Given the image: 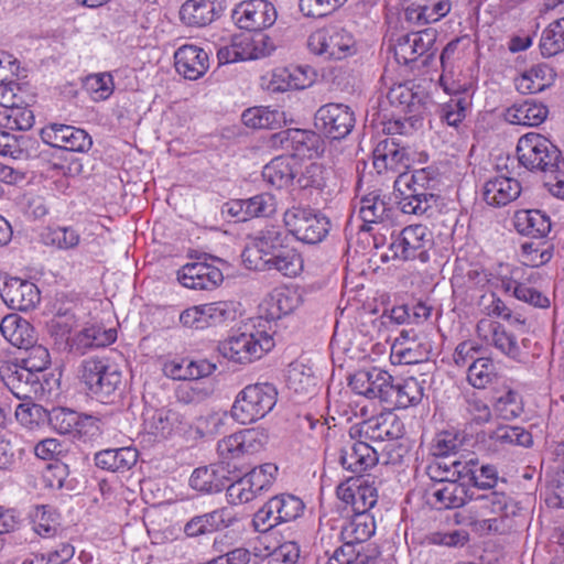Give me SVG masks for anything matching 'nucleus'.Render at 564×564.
<instances>
[{"label": "nucleus", "instance_id": "f704fd0d", "mask_svg": "<svg viewBox=\"0 0 564 564\" xmlns=\"http://www.w3.org/2000/svg\"><path fill=\"white\" fill-rule=\"evenodd\" d=\"M253 270H275L288 278H295L303 270L302 256L293 248L285 247L279 252L264 258L263 261H253Z\"/></svg>", "mask_w": 564, "mask_h": 564}, {"label": "nucleus", "instance_id": "8fccbe9b", "mask_svg": "<svg viewBox=\"0 0 564 564\" xmlns=\"http://www.w3.org/2000/svg\"><path fill=\"white\" fill-rule=\"evenodd\" d=\"M462 408L463 416L468 425H484L491 420L490 406L476 392L464 394Z\"/></svg>", "mask_w": 564, "mask_h": 564}, {"label": "nucleus", "instance_id": "c03bdc74", "mask_svg": "<svg viewBox=\"0 0 564 564\" xmlns=\"http://www.w3.org/2000/svg\"><path fill=\"white\" fill-rule=\"evenodd\" d=\"M391 207L377 192H371L360 199L359 215L364 221L360 229L370 231L371 224L382 223L390 218Z\"/></svg>", "mask_w": 564, "mask_h": 564}, {"label": "nucleus", "instance_id": "58836bf2", "mask_svg": "<svg viewBox=\"0 0 564 564\" xmlns=\"http://www.w3.org/2000/svg\"><path fill=\"white\" fill-rule=\"evenodd\" d=\"M549 115L547 107L534 99H527L514 104L506 110L505 118L511 124L538 127L545 121Z\"/></svg>", "mask_w": 564, "mask_h": 564}, {"label": "nucleus", "instance_id": "49530a36", "mask_svg": "<svg viewBox=\"0 0 564 564\" xmlns=\"http://www.w3.org/2000/svg\"><path fill=\"white\" fill-rule=\"evenodd\" d=\"M431 345L421 340H400L391 347L393 364L413 365L429 359Z\"/></svg>", "mask_w": 564, "mask_h": 564}, {"label": "nucleus", "instance_id": "680f3d73", "mask_svg": "<svg viewBox=\"0 0 564 564\" xmlns=\"http://www.w3.org/2000/svg\"><path fill=\"white\" fill-rule=\"evenodd\" d=\"M276 471L278 467L275 465L263 464L245 475L256 497L272 486Z\"/></svg>", "mask_w": 564, "mask_h": 564}, {"label": "nucleus", "instance_id": "79ce46f5", "mask_svg": "<svg viewBox=\"0 0 564 564\" xmlns=\"http://www.w3.org/2000/svg\"><path fill=\"white\" fill-rule=\"evenodd\" d=\"M376 531L373 518L367 512H356L340 529L341 542L359 547L369 540Z\"/></svg>", "mask_w": 564, "mask_h": 564}, {"label": "nucleus", "instance_id": "6e6d98bb", "mask_svg": "<svg viewBox=\"0 0 564 564\" xmlns=\"http://www.w3.org/2000/svg\"><path fill=\"white\" fill-rule=\"evenodd\" d=\"M470 104L468 97L451 98L449 101L443 104L440 108L441 120L451 127L457 128L466 118Z\"/></svg>", "mask_w": 564, "mask_h": 564}, {"label": "nucleus", "instance_id": "5fc2aeb1", "mask_svg": "<svg viewBox=\"0 0 564 564\" xmlns=\"http://www.w3.org/2000/svg\"><path fill=\"white\" fill-rule=\"evenodd\" d=\"M489 438L501 445L523 447H529L533 443L532 434L522 426H499L489 434Z\"/></svg>", "mask_w": 564, "mask_h": 564}, {"label": "nucleus", "instance_id": "e433bc0d", "mask_svg": "<svg viewBox=\"0 0 564 564\" xmlns=\"http://www.w3.org/2000/svg\"><path fill=\"white\" fill-rule=\"evenodd\" d=\"M520 193L521 185L517 180L496 176L485 183L482 196L488 205L500 207L518 198Z\"/></svg>", "mask_w": 564, "mask_h": 564}, {"label": "nucleus", "instance_id": "c756f323", "mask_svg": "<svg viewBox=\"0 0 564 564\" xmlns=\"http://www.w3.org/2000/svg\"><path fill=\"white\" fill-rule=\"evenodd\" d=\"M302 304V295L294 288L274 289L263 304V324L280 319L282 316L293 313Z\"/></svg>", "mask_w": 564, "mask_h": 564}, {"label": "nucleus", "instance_id": "338daca9", "mask_svg": "<svg viewBox=\"0 0 564 564\" xmlns=\"http://www.w3.org/2000/svg\"><path fill=\"white\" fill-rule=\"evenodd\" d=\"M15 419L21 425L33 430L47 419V410L35 403H20L15 409Z\"/></svg>", "mask_w": 564, "mask_h": 564}, {"label": "nucleus", "instance_id": "a211bd4d", "mask_svg": "<svg viewBox=\"0 0 564 564\" xmlns=\"http://www.w3.org/2000/svg\"><path fill=\"white\" fill-rule=\"evenodd\" d=\"M0 379L19 400H31L41 386L39 375L24 365L6 360L0 361Z\"/></svg>", "mask_w": 564, "mask_h": 564}, {"label": "nucleus", "instance_id": "2eb2a0df", "mask_svg": "<svg viewBox=\"0 0 564 564\" xmlns=\"http://www.w3.org/2000/svg\"><path fill=\"white\" fill-rule=\"evenodd\" d=\"M273 144H279L286 151H292L290 156H319L325 151V142L321 133L312 130L286 129L272 137Z\"/></svg>", "mask_w": 564, "mask_h": 564}, {"label": "nucleus", "instance_id": "774afa93", "mask_svg": "<svg viewBox=\"0 0 564 564\" xmlns=\"http://www.w3.org/2000/svg\"><path fill=\"white\" fill-rule=\"evenodd\" d=\"M241 120L252 129H271L276 121V112L264 107H252L242 112Z\"/></svg>", "mask_w": 564, "mask_h": 564}, {"label": "nucleus", "instance_id": "f257e3e1", "mask_svg": "<svg viewBox=\"0 0 564 564\" xmlns=\"http://www.w3.org/2000/svg\"><path fill=\"white\" fill-rule=\"evenodd\" d=\"M465 523L479 533L506 534L517 527L522 516L519 502L503 492L491 491L468 499Z\"/></svg>", "mask_w": 564, "mask_h": 564}, {"label": "nucleus", "instance_id": "6e6552de", "mask_svg": "<svg viewBox=\"0 0 564 564\" xmlns=\"http://www.w3.org/2000/svg\"><path fill=\"white\" fill-rule=\"evenodd\" d=\"M305 509L301 498L291 494H281L270 498L253 516L252 523L257 532H267L282 523L299 519Z\"/></svg>", "mask_w": 564, "mask_h": 564}, {"label": "nucleus", "instance_id": "9d476101", "mask_svg": "<svg viewBox=\"0 0 564 564\" xmlns=\"http://www.w3.org/2000/svg\"><path fill=\"white\" fill-rule=\"evenodd\" d=\"M355 123L352 109L344 104L323 105L314 116L316 130L332 141L345 139L352 131Z\"/></svg>", "mask_w": 564, "mask_h": 564}, {"label": "nucleus", "instance_id": "4be33fe9", "mask_svg": "<svg viewBox=\"0 0 564 564\" xmlns=\"http://www.w3.org/2000/svg\"><path fill=\"white\" fill-rule=\"evenodd\" d=\"M392 376L380 368L360 369L349 379V387L368 399H379L387 404Z\"/></svg>", "mask_w": 564, "mask_h": 564}, {"label": "nucleus", "instance_id": "9b49d317", "mask_svg": "<svg viewBox=\"0 0 564 564\" xmlns=\"http://www.w3.org/2000/svg\"><path fill=\"white\" fill-rule=\"evenodd\" d=\"M394 187L400 192L399 207L404 214L430 216L436 207L438 196L421 185H415L406 173L398 175Z\"/></svg>", "mask_w": 564, "mask_h": 564}, {"label": "nucleus", "instance_id": "1a4fd4ad", "mask_svg": "<svg viewBox=\"0 0 564 564\" xmlns=\"http://www.w3.org/2000/svg\"><path fill=\"white\" fill-rule=\"evenodd\" d=\"M433 247L431 230L424 225H410L404 227L390 243V251L394 259L402 261L429 260V250Z\"/></svg>", "mask_w": 564, "mask_h": 564}, {"label": "nucleus", "instance_id": "c9c22d12", "mask_svg": "<svg viewBox=\"0 0 564 564\" xmlns=\"http://www.w3.org/2000/svg\"><path fill=\"white\" fill-rule=\"evenodd\" d=\"M139 453L131 446L101 449L95 454V465L111 473H126L138 462Z\"/></svg>", "mask_w": 564, "mask_h": 564}, {"label": "nucleus", "instance_id": "7ed1b4c3", "mask_svg": "<svg viewBox=\"0 0 564 564\" xmlns=\"http://www.w3.org/2000/svg\"><path fill=\"white\" fill-rule=\"evenodd\" d=\"M271 325L265 327L263 316L258 318V324L252 330L234 334L220 344L219 350L224 357L239 364H249L260 359L274 347Z\"/></svg>", "mask_w": 564, "mask_h": 564}, {"label": "nucleus", "instance_id": "0e129e2a", "mask_svg": "<svg viewBox=\"0 0 564 564\" xmlns=\"http://www.w3.org/2000/svg\"><path fill=\"white\" fill-rule=\"evenodd\" d=\"M202 305L207 327L235 318V310L231 302L219 301Z\"/></svg>", "mask_w": 564, "mask_h": 564}, {"label": "nucleus", "instance_id": "f03ea898", "mask_svg": "<svg viewBox=\"0 0 564 564\" xmlns=\"http://www.w3.org/2000/svg\"><path fill=\"white\" fill-rule=\"evenodd\" d=\"M465 523L479 533L506 534L517 527L522 516L519 502L503 492L491 491L468 499Z\"/></svg>", "mask_w": 564, "mask_h": 564}, {"label": "nucleus", "instance_id": "de8ad7c7", "mask_svg": "<svg viewBox=\"0 0 564 564\" xmlns=\"http://www.w3.org/2000/svg\"><path fill=\"white\" fill-rule=\"evenodd\" d=\"M499 379L500 376L490 358H477L468 366L467 380L476 389H486Z\"/></svg>", "mask_w": 564, "mask_h": 564}, {"label": "nucleus", "instance_id": "c85d7f7f", "mask_svg": "<svg viewBox=\"0 0 564 564\" xmlns=\"http://www.w3.org/2000/svg\"><path fill=\"white\" fill-rule=\"evenodd\" d=\"M229 481H231V471L224 463L198 467L189 477V486L194 490L206 494L224 490Z\"/></svg>", "mask_w": 564, "mask_h": 564}, {"label": "nucleus", "instance_id": "b1692460", "mask_svg": "<svg viewBox=\"0 0 564 564\" xmlns=\"http://www.w3.org/2000/svg\"><path fill=\"white\" fill-rule=\"evenodd\" d=\"M426 495L430 503L438 510L460 508L467 505L468 499L471 498L469 488L458 479L431 484Z\"/></svg>", "mask_w": 564, "mask_h": 564}, {"label": "nucleus", "instance_id": "e2e57ef3", "mask_svg": "<svg viewBox=\"0 0 564 564\" xmlns=\"http://www.w3.org/2000/svg\"><path fill=\"white\" fill-rule=\"evenodd\" d=\"M200 516L204 535L229 528L235 518L228 508L215 509Z\"/></svg>", "mask_w": 564, "mask_h": 564}, {"label": "nucleus", "instance_id": "69168bd1", "mask_svg": "<svg viewBox=\"0 0 564 564\" xmlns=\"http://www.w3.org/2000/svg\"><path fill=\"white\" fill-rule=\"evenodd\" d=\"M328 171L319 163H311L304 167L296 180L301 188L322 189L326 185Z\"/></svg>", "mask_w": 564, "mask_h": 564}, {"label": "nucleus", "instance_id": "6ab92c4d", "mask_svg": "<svg viewBox=\"0 0 564 564\" xmlns=\"http://www.w3.org/2000/svg\"><path fill=\"white\" fill-rule=\"evenodd\" d=\"M0 296L12 310L29 311L41 300L39 288L28 280L3 275L0 278Z\"/></svg>", "mask_w": 564, "mask_h": 564}, {"label": "nucleus", "instance_id": "4d7b16f0", "mask_svg": "<svg viewBox=\"0 0 564 564\" xmlns=\"http://www.w3.org/2000/svg\"><path fill=\"white\" fill-rule=\"evenodd\" d=\"M552 256V248L546 242H524L521 245L522 262L528 267H541L547 263Z\"/></svg>", "mask_w": 564, "mask_h": 564}, {"label": "nucleus", "instance_id": "f8f14e48", "mask_svg": "<svg viewBox=\"0 0 564 564\" xmlns=\"http://www.w3.org/2000/svg\"><path fill=\"white\" fill-rule=\"evenodd\" d=\"M276 9L268 0H245L232 10L231 18L236 25L249 32H260L274 24Z\"/></svg>", "mask_w": 564, "mask_h": 564}, {"label": "nucleus", "instance_id": "0eeeda50", "mask_svg": "<svg viewBox=\"0 0 564 564\" xmlns=\"http://www.w3.org/2000/svg\"><path fill=\"white\" fill-rule=\"evenodd\" d=\"M286 231L308 245L323 241L330 229L329 219L308 206L293 205L283 213Z\"/></svg>", "mask_w": 564, "mask_h": 564}, {"label": "nucleus", "instance_id": "13d9d810", "mask_svg": "<svg viewBox=\"0 0 564 564\" xmlns=\"http://www.w3.org/2000/svg\"><path fill=\"white\" fill-rule=\"evenodd\" d=\"M469 533L464 529L434 531L425 536V542L427 544L446 547H463L469 542Z\"/></svg>", "mask_w": 564, "mask_h": 564}, {"label": "nucleus", "instance_id": "3c124183", "mask_svg": "<svg viewBox=\"0 0 564 564\" xmlns=\"http://www.w3.org/2000/svg\"><path fill=\"white\" fill-rule=\"evenodd\" d=\"M33 530L43 538L56 534L59 527V516L56 509L48 505L35 506L31 514Z\"/></svg>", "mask_w": 564, "mask_h": 564}, {"label": "nucleus", "instance_id": "a878e982", "mask_svg": "<svg viewBox=\"0 0 564 564\" xmlns=\"http://www.w3.org/2000/svg\"><path fill=\"white\" fill-rule=\"evenodd\" d=\"M50 426L59 434L82 435L89 429H98L99 420L91 415L79 414L67 408H53L47 411Z\"/></svg>", "mask_w": 564, "mask_h": 564}, {"label": "nucleus", "instance_id": "2f4dec72", "mask_svg": "<svg viewBox=\"0 0 564 564\" xmlns=\"http://www.w3.org/2000/svg\"><path fill=\"white\" fill-rule=\"evenodd\" d=\"M144 432L153 436L167 437L183 423V416L169 408H145L142 412Z\"/></svg>", "mask_w": 564, "mask_h": 564}, {"label": "nucleus", "instance_id": "bf43d9fd", "mask_svg": "<svg viewBox=\"0 0 564 564\" xmlns=\"http://www.w3.org/2000/svg\"><path fill=\"white\" fill-rule=\"evenodd\" d=\"M389 102L401 111L411 112L420 104V97L408 84H398L387 94Z\"/></svg>", "mask_w": 564, "mask_h": 564}, {"label": "nucleus", "instance_id": "cd10ccee", "mask_svg": "<svg viewBox=\"0 0 564 564\" xmlns=\"http://www.w3.org/2000/svg\"><path fill=\"white\" fill-rule=\"evenodd\" d=\"M387 405L391 408L408 409L419 404L425 391V380L415 377L399 378L392 377Z\"/></svg>", "mask_w": 564, "mask_h": 564}, {"label": "nucleus", "instance_id": "a18cd8bd", "mask_svg": "<svg viewBox=\"0 0 564 564\" xmlns=\"http://www.w3.org/2000/svg\"><path fill=\"white\" fill-rule=\"evenodd\" d=\"M458 478H467L478 489H492L498 481V471L494 465H479L477 458H470L462 465Z\"/></svg>", "mask_w": 564, "mask_h": 564}, {"label": "nucleus", "instance_id": "5701e85b", "mask_svg": "<svg viewBox=\"0 0 564 564\" xmlns=\"http://www.w3.org/2000/svg\"><path fill=\"white\" fill-rule=\"evenodd\" d=\"M41 135L45 143L66 151L87 152L93 145L91 137L85 130L67 124L52 123Z\"/></svg>", "mask_w": 564, "mask_h": 564}, {"label": "nucleus", "instance_id": "7c9ffc66", "mask_svg": "<svg viewBox=\"0 0 564 564\" xmlns=\"http://www.w3.org/2000/svg\"><path fill=\"white\" fill-rule=\"evenodd\" d=\"M177 73L189 80L200 78L209 68V56L200 47L186 44L174 54Z\"/></svg>", "mask_w": 564, "mask_h": 564}, {"label": "nucleus", "instance_id": "423d86ee", "mask_svg": "<svg viewBox=\"0 0 564 564\" xmlns=\"http://www.w3.org/2000/svg\"><path fill=\"white\" fill-rule=\"evenodd\" d=\"M276 400L278 391L272 383L249 384L238 393L231 415L240 424H250L264 417Z\"/></svg>", "mask_w": 564, "mask_h": 564}, {"label": "nucleus", "instance_id": "dca6fc26", "mask_svg": "<svg viewBox=\"0 0 564 564\" xmlns=\"http://www.w3.org/2000/svg\"><path fill=\"white\" fill-rule=\"evenodd\" d=\"M349 431L348 438L340 443L338 462L346 470L360 475L379 462L377 449L366 441H357Z\"/></svg>", "mask_w": 564, "mask_h": 564}, {"label": "nucleus", "instance_id": "aec40b11", "mask_svg": "<svg viewBox=\"0 0 564 564\" xmlns=\"http://www.w3.org/2000/svg\"><path fill=\"white\" fill-rule=\"evenodd\" d=\"M477 336L503 356L520 360L522 351L517 337L498 322L481 318L476 325Z\"/></svg>", "mask_w": 564, "mask_h": 564}, {"label": "nucleus", "instance_id": "473e14b6", "mask_svg": "<svg viewBox=\"0 0 564 564\" xmlns=\"http://www.w3.org/2000/svg\"><path fill=\"white\" fill-rule=\"evenodd\" d=\"M516 231L522 236L542 239L552 228L550 216L540 209H520L512 217Z\"/></svg>", "mask_w": 564, "mask_h": 564}, {"label": "nucleus", "instance_id": "ea45409f", "mask_svg": "<svg viewBox=\"0 0 564 564\" xmlns=\"http://www.w3.org/2000/svg\"><path fill=\"white\" fill-rule=\"evenodd\" d=\"M297 161L290 155H280L271 160L262 170L263 180L276 188L293 184L297 173Z\"/></svg>", "mask_w": 564, "mask_h": 564}, {"label": "nucleus", "instance_id": "37998d69", "mask_svg": "<svg viewBox=\"0 0 564 564\" xmlns=\"http://www.w3.org/2000/svg\"><path fill=\"white\" fill-rule=\"evenodd\" d=\"M116 339V329H105L101 326L91 325L85 327L72 338L70 349L79 354H85L87 349L108 346Z\"/></svg>", "mask_w": 564, "mask_h": 564}, {"label": "nucleus", "instance_id": "4468645a", "mask_svg": "<svg viewBox=\"0 0 564 564\" xmlns=\"http://www.w3.org/2000/svg\"><path fill=\"white\" fill-rule=\"evenodd\" d=\"M372 155L373 166L379 174L390 171L402 175L412 162L410 149L395 137L381 140L376 145Z\"/></svg>", "mask_w": 564, "mask_h": 564}, {"label": "nucleus", "instance_id": "052dcab7", "mask_svg": "<svg viewBox=\"0 0 564 564\" xmlns=\"http://www.w3.org/2000/svg\"><path fill=\"white\" fill-rule=\"evenodd\" d=\"M288 383L299 394H310L314 392L317 378L312 373L311 368L306 371L303 366H293L289 370Z\"/></svg>", "mask_w": 564, "mask_h": 564}, {"label": "nucleus", "instance_id": "ddd939ff", "mask_svg": "<svg viewBox=\"0 0 564 564\" xmlns=\"http://www.w3.org/2000/svg\"><path fill=\"white\" fill-rule=\"evenodd\" d=\"M307 47L312 53L328 59H344L356 52L355 40L345 30H318L308 36Z\"/></svg>", "mask_w": 564, "mask_h": 564}, {"label": "nucleus", "instance_id": "4c0bfd02", "mask_svg": "<svg viewBox=\"0 0 564 564\" xmlns=\"http://www.w3.org/2000/svg\"><path fill=\"white\" fill-rule=\"evenodd\" d=\"M0 332L12 346L18 348L25 349L36 341L33 326L18 314L4 316L0 323Z\"/></svg>", "mask_w": 564, "mask_h": 564}, {"label": "nucleus", "instance_id": "bb28decb", "mask_svg": "<svg viewBox=\"0 0 564 564\" xmlns=\"http://www.w3.org/2000/svg\"><path fill=\"white\" fill-rule=\"evenodd\" d=\"M265 36L249 41L248 39L234 37L230 44L221 46L217 52V58L220 65L235 63L238 61L257 59L263 57L273 50V46L265 47ZM267 40H269L267 37Z\"/></svg>", "mask_w": 564, "mask_h": 564}, {"label": "nucleus", "instance_id": "864d4df0", "mask_svg": "<svg viewBox=\"0 0 564 564\" xmlns=\"http://www.w3.org/2000/svg\"><path fill=\"white\" fill-rule=\"evenodd\" d=\"M492 409L499 417L507 421L518 417L523 411L519 393L509 387L494 397Z\"/></svg>", "mask_w": 564, "mask_h": 564}, {"label": "nucleus", "instance_id": "20e7f679", "mask_svg": "<svg viewBox=\"0 0 564 564\" xmlns=\"http://www.w3.org/2000/svg\"><path fill=\"white\" fill-rule=\"evenodd\" d=\"M79 379L88 392L104 403L110 402L122 387V372L108 357L83 360Z\"/></svg>", "mask_w": 564, "mask_h": 564}, {"label": "nucleus", "instance_id": "393cba45", "mask_svg": "<svg viewBox=\"0 0 564 564\" xmlns=\"http://www.w3.org/2000/svg\"><path fill=\"white\" fill-rule=\"evenodd\" d=\"M180 283L193 290H214L224 281L221 270L206 262H192L177 271Z\"/></svg>", "mask_w": 564, "mask_h": 564}, {"label": "nucleus", "instance_id": "72a5a7b5", "mask_svg": "<svg viewBox=\"0 0 564 564\" xmlns=\"http://www.w3.org/2000/svg\"><path fill=\"white\" fill-rule=\"evenodd\" d=\"M220 12L217 0H187L181 7L180 18L187 26L203 28L219 18Z\"/></svg>", "mask_w": 564, "mask_h": 564}, {"label": "nucleus", "instance_id": "39448f33", "mask_svg": "<svg viewBox=\"0 0 564 564\" xmlns=\"http://www.w3.org/2000/svg\"><path fill=\"white\" fill-rule=\"evenodd\" d=\"M519 163L530 172L554 173L562 160V152L546 137L530 132L518 140Z\"/></svg>", "mask_w": 564, "mask_h": 564}, {"label": "nucleus", "instance_id": "412c9836", "mask_svg": "<svg viewBox=\"0 0 564 564\" xmlns=\"http://www.w3.org/2000/svg\"><path fill=\"white\" fill-rule=\"evenodd\" d=\"M404 425L394 413H382L351 427V435L369 441H394L402 437Z\"/></svg>", "mask_w": 564, "mask_h": 564}, {"label": "nucleus", "instance_id": "f3484780", "mask_svg": "<svg viewBox=\"0 0 564 564\" xmlns=\"http://www.w3.org/2000/svg\"><path fill=\"white\" fill-rule=\"evenodd\" d=\"M288 235L279 225H267L252 239V245L242 252V259L249 269L253 261H263L286 247Z\"/></svg>", "mask_w": 564, "mask_h": 564}, {"label": "nucleus", "instance_id": "603ef678", "mask_svg": "<svg viewBox=\"0 0 564 564\" xmlns=\"http://www.w3.org/2000/svg\"><path fill=\"white\" fill-rule=\"evenodd\" d=\"M216 365L207 359L183 360L174 366L172 373L175 379L184 381H198V379L212 375Z\"/></svg>", "mask_w": 564, "mask_h": 564}, {"label": "nucleus", "instance_id": "09e8293b", "mask_svg": "<svg viewBox=\"0 0 564 564\" xmlns=\"http://www.w3.org/2000/svg\"><path fill=\"white\" fill-rule=\"evenodd\" d=\"M539 48L544 57L564 52V17L551 22L542 32Z\"/></svg>", "mask_w": 564, "mask_h": 564}, {"label": "nucleus", "instance_id": "a19ab883", "mask_svg": "<svg viewBox=\"0 0 564 564\" xmlns=\"http://www.w3.org/2000/svg\"><path fill=\"white\" fill-rule=\"evenodd\" d=\"M556 74L547 64L541 63L531 66L516 79V87L521 94H536L550 87Z\"/></svg>", "mask_w": 564, "mask_h": 564}]
</instances>
